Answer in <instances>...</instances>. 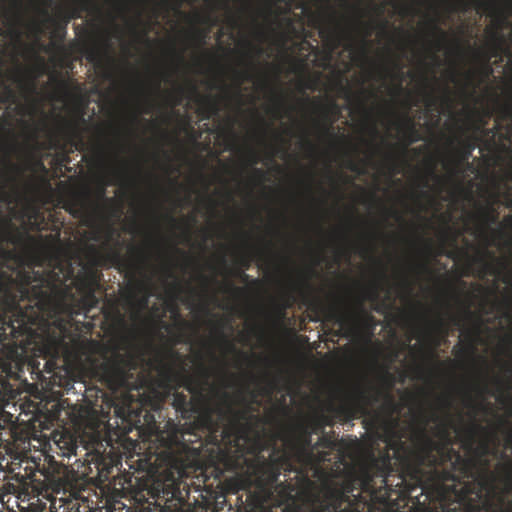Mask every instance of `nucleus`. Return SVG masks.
Returning <instances> with one entry per match:
<instances>
[{"label": "nucleus", "instance_id": "f257e3e1", "mask_svg": "<svg viewBox=\"0 0 512 512\" xmlns=\"http://www.w3.org/2000/svg\"><path fill=\"white\" fill-rule=\"evenodd\" d=\"M14 203L15 196L0 188V301L13 307L12 315L0 316V344L31 336L45 316L88 313L99 303V251L91 245L92 263L74 275L59 255L58 225L31 200L20 209Z\"/></svg>", "mask_w": 512, "mask_h": 512}, {"label": "nucleus", "instance_id": "f03ea898", "mask_svg": "<svg viewBox=\"0 0 512 512\" xmlns=\"http://www.w3.org/2000/svg\"><path fill=\"white\" fill-rule=\"evenodd\" d=\"M444 409L445 418L440 421L438 415L432 417L433 422H439V436L442 442H436L426 435L422 428L418 435V443L410 451L413 460L411 477L414 485L407 486L409 495L420 489V495L426 499L444 501L449 491L456 497L453 508L449 512H474L478 509L475 500V458L465 457L451 445L449 429L453 425L450 414L452 401L449 396L439 398Z\"/></svg>", "mask_w": 512, "mask_h": 512}, {"label": "nucleus", "instance_id": "7ed1b4c3", "mask_svg": "<svg viewBox=\"0 0 512 512\" xmlns=\"http://www.w3.org/2000/svg\"><path fill=\"white\" fill-rule=\"evenodd\" d=\"M245 69L234 70V87L223 85V90L231 101L243 104L241 91L243 82H255L257 89L266 95L265 110L277 121H285L278 128H335L341 109L333 96H309L307 90L315 91L321 82V72L299 79L297 89L300 96L289 94L270 77L261 74L258 57L264 55L261 44L246 41ZM240 128H275L274 126H240Z\"/></svg>", "mask_w": 512, "mask_h": 512}, {"label": "nucleus", "instance_id": "20e7f679", "mask_svg": "<svg viewBox=\"0 0 512 512\" xmlns=\"http://www.w3.org/2000/svg\"><path fill=\"white\" fill-rule=\"evenodd\" d=\"M394 468L389 455L371 456L356 474H349L341 482L322 486L319 495L303 505H287L284 512H372L371 499L379 498L381 490L389 496L394 484L390 481Z\"/></svg>", "mask_w": 512, "mask_h": 512}, {"label": "nucleus", "instance_id": "39448f33", "mask_svg": "<svg viewBox=\"0 0 512 512\" xmlns=\"http://www.w3.org/2000/svg\"><path fill=\"white\" fill-rule=\"evenodd\" d=\"M478 62L479 67L475 69L450 71L449 80L455 85V92L447 84L438 92L428 77L423 75L420 94L426 108L451 115L459 104L469 118L490 116L492 91L496 89L487 82L494 76V68L492 63Z\"/></svg>", "mask_w": 512, "mask_h": 512}, {"label": "nucleus", "instance_id": "423d86ee", "mask_svg": "<svg viewBox=\"0 0 512 512\" xmlns=\"http://www.w3.org/2000/svg\"><path fill=\"white\" fill-rule=\"evenodd\" d=\"M129 94L135 108L145 113H150L158 104L175 109L185 101L195 103L201 115L207 118L217 115L219 111V98L201 94L196 81L192 78H186L184 83L174 82L171 89H162V78L153 86L135 81L130 84Z\"/></svg>", "mask_w": 512, "mask_h": 512}, {"label": "nucleus", "instance_id": "0eeeda50", "mask_svg": "<svg viewBox=\"0 0 512 512\" xmlns=\"http://www.w3.org/2000/svg\"><path fill=\"white\" fill-rule=\"evenodd\" d=\"M250 394V401H247L245 396H240L239 401L243 404L242 408L237 409L231 401V397L227 392L223 393L224 405L218 408V417L220 422H215L211 415H207L206 419L210 424V430L212 437L215 439L220 438L228 448H240V441L247 437V422L253 417L256 411L254 408L255 404H259V394L254 390L245 388Z\"/></svg>", "mask_w": 512, "mask_h": 512}, {"label": "nucleus", "instance_id": "6e6552de", "mask_svg": "<svg viewBox=\"0 0 512 512\" xmlns=\"http://www.w3.org/2000/svg\"><path fill=\"white\" fill-rule=\"evenodd\" d=\"M46 88L45 98L54 111L64 112L74 119L84 118L88 101L83 83L54 71L49 76Z\"/></svg>", "mask_w": 512, "mask_h": 512}, {"label": "nucleus", "instance_id": "1a4fd4ad", "mask_svg": "<svg viewBox=\"0 0 512 512\" xmlns=\"http://www.w3.org/2000/svg\"><path fill=\"white\" fill-rule=\"evenodd\" d=\"M474 496L478 509L474 512H512V470H508L503 492L494 491L493 482L487 472L478 474L475 469Z\"/></svg>", "mask_w": 512, "mask_h": 512}, {"label": "nucleus", "instance_id": "9d476101", "mask_svg": "<svg viewBox=\"0 0 512 512\" xmlns=\"http://www.w3.org/2000/svg\"><path fill=\"white\" fill-rule=\"evenodd\" d=\"M282 470L293 471V464L286 454H273L268 460L258 457L252 464V472L260 489L273 492L281 487L286 492V497H291L292 491L295 490L294 485L278 482Z\"/></svg>", "mask_w": 512, "mask_h": 512}, {"label": "nucleus", "instance_id": "9b49d317", "mask_svg": "<svg viewBox=\"0 0 512 512\" xmlns=\"http://www.w3.org/2000/svg\"><path fill=\"white\" fill-rule=\"evenodd\" d=\"M20 469H23L24 473L19 472V475L24 481L31 483L37 491L49 490L58 481L57 471L52 461H48L47 456L44 457L43 462L41 457L23 458Z\"/></svg>", "mask_w": 512, "mask_h": 512}, {"label": "nucleus", "instance_id": "f8f14e48", "mask_svg": "<svg viewBox=\"0 0 512 512\" xmlns=\"http://www.w3.org/2000/svg\"><path fill=\"white\" fill-rule=\"evenodd\" d=\"M326 416L315 415L308 421L298 423L293 430L292 446L298 454L301 461L306 464L311 463L315 455L316 445L312 443L314 433H319L325 428Z\"/></svg>", "mask_w": 512, "mask_h": 512}, {"label": "nucleus", "instance_id": "ddd939ff", "mask_svg": "<svg viewBox=\"0 0 512 512\" xmlns=\"http://www.w3.org/2000/svg\"><path fill=\"white\" fill-rule=\"evenodd\" d=\"M366 80L359 81V88L354 90L348 83H344V77L339 74L334 83L337 90L345 98L346 101L355 105L357 109L363 112H368L377 108L378 102L381 99L379 90L371 87H365Z\"/></svg>", "mask_w": 512, "mask_h": 512}, {"label": "nucleus", "instance_id": "4468645a", "mask_svg": "<svg viewBox=\"0 0 512 512\" xmlns=\"http://www.w3.org/2000/svg\"><path fill=\"white\" fill-rule=\"evenodd\" d=\"M472 218L476 222L478 236L487 244H490L494 238L502 237V229L499 228L501 224L499 212L493 202L479 204Z\"/></svg>", "mask_w": 512, "mask_h": 512}, {"label": "nucleus", "instance_id": "2eb2a0df", "mask_svg": "<svg viewBox=\"0 0 512 512\" xmlns=\"http://www.w3.org/2000/svg\"><path fill=\"white\" fill-rule=\"evenodd\" d=\"M363 316H367V314L361 301L357 303L356 308L354 309L337 304L328 312L329 319L338 324L346 336H352L357 333Z\"/></svg>", "mask_w": 512, "mask_h": 512}, {"label": "nucleus", "instance_id": "dca6fc26", "mask_svg": "<svg viewBox=\"0 0 512 512\" xmlns=\"http://www.w3.org/2000/svg\"><path fill=\"white\" fill-rule=\"evenodd\" d=\"M159 459L167 469L183 476L187 467L191 466V448L184 442L175 441L161 451Z\"/></svg>", "mask_w": 512, "mask_h": 512}, {"label": "nucleus", "instance_id": "f3484780", "mask_svg": "<svg viewBox=\"0 0 512 512\" xmlns=\"http://www.w3.org/2000/svg\"><path fill=\"white\" fill-rule=\"evenodd\" d=\"M71 47H78L87 61L98 69H105L107 65L114 62L112 47L108 38L103 43L92 42L85 38L81 43H71Z\"/></svg>", "mask_w": 512, "mask_h": 512}, {"label": "nucleus", "instance_id": "a211bd4d", "mask_svg": "<svg viewBox=\"0 0 512 512\" xmlns=\"http://www.w3.org/2000/svg\"><path fill=\"white\" fill-rule=\"evenodd\" d=\"M502 83V92L492 91V112L496 110L507 126L496 123L493 128H512V78H497Z\"/></svg>", "mask_w": 512, "mask_h": 512}, {"label": "nucleus", "instance_id": "6ab92c4d", "mask_svg": "<svg viewBox=\"0 0 512 512\" xmlns=\"http://www.w3.org/2000/svg\"><path fill=\"white\" fill-rule=\"evenodd\" d=\"M90 8H96L93 0H80L78 6L66 11L56 23L50 47L64 51L65 48L63 46V42L65 41V36L67 34L68 23L71 19L82 17V12L88 11Z\"/></svg>", "mask_w": 512, "mask_h": 512}, {"label": "nucleus", "instance_id": "aec40b11", "mask_svg": "<svg viewBox=\"0 0 512 512\" xmlns=\"http://www.w3.org/2000/svg\"><path fill=\"white\" fill-rule=\"evenodd\" d=\"M489 431L483 425L473 422L464 431V448L473 452L476 457H483L490 453Z\"/></svg>", "mask_w": 512, "mask_h": 512}, {"label": "nucleus", "instance_id": "412c9836", "mask_svg": "<svg viewBox=\"0 0 512 512\" xmlns=\"http://www.w3.org/2000/svg\"><path fill=\"white\" fill-rule=\"evenodd\" d=\"M480 323L475 324L471 328L462 327V338L453 348L456 358L462 361L475 362L477 345L480 342Z\"/></svg>", "mask_w": 512, "mask_h": 512}, {"label": "nucleus", "instance_id": "4be33fe9", "mask_svg": "<svg viewBox=\"0 0 512 512\" xmlns=\"http://www.w3.org/2000/svg\"><path fill=\"white\" fill-rule=\"evenodd\" d=\"M397 82L392 86L388 87V95L391 97L390 101L382 100V104L386 107H391L397 103H401L405 111H409L413 107V100L411 97V91L407 90L403 86V72L400 70L393 74Z\"/></svg>", "mask_w": 512, "mask_h": 512}, {"label": "nucleus", "instance_id": "5701e85b", "mask_svg": "<svg viewBox=\"0 0 512 512\" xmlns=\"http://www.w3.org/2000/svg\"><path fill=\"white\" fill-rule=\"evenodd\" d=\"M8 79L14 82L20 92L26 97L37 96L39 93L37 89V76L20 66L9 72Z\"/></svg>", "mask_w": 512, "mask_h": 512}, {"label": "nucleus", "instance_id": "b1692460", "mask_svg": "<svg viewBox=\"0 0 512 512\" xmlns=\"http://www.w3.org/2000/svg\"><path fill=\"white\" fill-rule=\"evenodd\" d=\"M130 368V361L128 358L121 354L113 355L103 365L105 373L108 375L111 382L116 384H123L128 377V370Z\"/></svg>", "mask_w": 512, "mask_h": 512}, {"label": "nucleus", "instance_id": "393cba45", "mask_svg": "<svg viewBox=\"0 0 512 512\" xmlns=\"http://www.w3.org/2000/svg\"><path fill=\"white\" fill-rule=\"evenodd\" d=\"M507 48L504 37L498 31H492L489 43L484 48H470L476 61L491 63L492 58L499 56L500 51Z\"/></svg>", "mask_w": 512, "mask_h": 512}, {"label": "nucleus", "instance_id": "a878e982", "mask_svg": "<svg viewBox=\"0 0 512 512\" xmlns=\"http://www.w3.org/2000/svg\"><path fill=\"white\" fill-rule=\"evenodd\" d=\"M132 253L135 255L134 261L126 262L124 261L122 255L118 250H114L109 255V259L111 263L120 265V264H126L128 268H130L133 271H139L143 272L146 270V268L149 267L151 264L150 256L146 254L144 249L141 248H131Z\"/></svg>", "mask_w": 512, "mask_h": 512}, {"label": "nucleus", "instance_id": "bb28decb", "mask_svg": "<svg viewBox=\"0 0 512 512\" xmlns=\"http://www.w3.org/2000/svg\"><path fill=\"white\" fill-rule=\"evenodd\" d=\"M320 437L314 445L315 455L311 460V463H323L330 459L331 452L337 449L338 442L334 436L325 433L324 428L320 430Z\"/></svg>", "mask_w": 512, "mask_h": 512}, {"label": "nucleus", "instance_id": "cd10ccee", "mask_svg": "<svg viewBox=\"0 0 512 512\" xmlns=\"http://www.w3.org/2000/svg\"><path fill=\"white\" fill-rule=\"evenodd\" d=\"M172 405L184 419H191L198 412V405L194 397H188L184 392H173Z\"/></svg>", "mask_w": 512, "mask_h": 512}, {"label": "nucleus", "instance_id": "c85d7f7f", "mask_svg": "<svg viewBox=\"0 0 512 512\" xmlns=\"http://www.w3.org/2000/svg\"><path fill=\"white\" fill-rule=\"evenodd\" d=\"M320 37L326 41V44L329 48L328 54L331 55L334 49L340 46L342 39L351 41L352 33L350 30H345L338 26L326 27L320 29Z\"/></svg>", "mask_w": 512, "mask_h": 512}, {"label": "nucleus", "instance_id": "c756f323", "mask_svg": "<svg viewBox=\"0 0 512 512\" xmlns=\"http://www.w3.org/2000/svg\"><path fill=\"white\" fill-rule=\"evenodd\" d=\"M435 15L428 17L427 26L430 34L434 36L433 46L440 51L449 41V35L440 27V16L435 8Z\"/></svg>", "mask_w": 512, "mask_h": 512}, {"label": "nucleus", "instance_id": "7c9ffc66", "mask_svg": "<svg viewBox=\"0 0 512 512\" xmlns=\"http://www.w3.org/2000/svg\"><path fill=\"white\" fill-rule=\"evenodd\" d=\"M240 266L241 269L235 270L234 275L239 277L240 281L243 283H249L252 286H259L260 281L258 278H251V276L247 275L245 270L249 269L252 263V258L249 255H243L240 257Z\"/></svg>", "mask_w": 512, "mask_h": 512}, {"label": "nucleus", "instance_id": "2f4dec72", "mask_svg": "<svg viewBox=\"0 0 512 512\" xmlns=\"http://www.w3.org/2000/svg\"><path fill=\"white\" fill-rule=\"evenodd\" d=\"M355 10L357 16L354 18V27L363 33V41L366 42L367 38L371 36L373 31L372 22L364 21V11L359 6H350Z\"/></svg>", "mask_w": 512, "mask_h": 512}, {"label": "nucleus", "instance_id": "473e14b6", "mask_svg": "<svg viewBox=\"0 0 512 512\" xmlns=\"http://www.w3.org/2000/svg\"><path fill=\"white\" fill-rule=\"evenodd\" d=\"M165 370H166V374H167L168 378L173 377V376H178L177 374H175L172 367H166ZM179 376L182 377V379L184 381V386L192 395H201V385L198 383H195V381L193 380V378L191 376H185V375H179Z\"/></svg>", "mask_w": 512, "mask_h": 512}, {"label": "nucleus", "instance_id": "72a5a7b5", "mask_svg": "<svg viewBox=\"0 0 512 512\" xmlns=\"http://www.w3.org/2000/svg\"><path fill=\"white\" fill-rule=\"evenodd\" d=\"M27 131L31 132V133H37L40 130H27ZM84 131L85 130H48V132H50V136H57V132H65L66 135L72 136V137L78 139L79 142L76 143L75 146H76V149H81V150H83V147L85 145L82 141ZM98 132H105V130H98Z\"/></svg>", "mask_w": 512, "mask_h": 512}, {"label": "nucleus", "instance_id": "f704fd0d", "mask_svg": "<svg viewBox=\"0 0 512 512\" xmlns=\"http://www.w3.org/2000/svg\"><path fill=\"white\" fill-rule=\"evenodd\" d=\"M20 128H38L37 126H21ZM42 128H50L42 126ZM53 128H133V126H74V124H64V126H53ZM145 128H160L159 126H146Z\"/></svg>", "mask_w": 512, "mask_h": 512}, {"label": "nucleus", "instance_id": "c9c22d12", "mask_svg": "<svg viewBox=\"0 0 512 512\" xmlns=\"http://www.w3.org/2000/svg\"><path fill=\"white\" fill-rule=\"evenodd\" d=\"M116 413L123 421H133V417H139V411L133 410L130 405L116 408Z\"/></svg>", "mask_w": 512, "mask_h": 512}, {"label": "nucleus", "instance_id": "e433bc0d", "mask_svg": "<svg viewBox=\"0 0 512 512\" xmlns=\"http://www.w3.org/2000/svg\"><path fill=\"white\" fill-rule=\"evenodd\" d=\"M220 337H221V343L224 345V348L227 352L235 353L236 355L241 356L245 359L249 358V356H247V354H245V352L238 350L236 348L235 343L230 341L228 337L224 336V334H222V332H220Z\"/></svg>", "mask_w": 512, "mask_h": 512}, {"label": "nucleus", "instance_id": "4c0bfd02", "mask_svg": "<svg viewBox=\"0 0 512 512\" xmlns=\"http://www.w3.org/2000/svg\"><path fill=\"white\" fill-rule=\"evenodd\" d=\"M430 327L432 330L440 333L443 336L448 335V327L442 317H438L437 320L430 323Z\"/></svg>", "mask_w": 512, "mask_h": 512}, {"label": "nucleus", "instance_id": "58836bf2", "mask_svg": "<svg viewBox=\"0 0 512 512\" xmlns=\"http://www.w3.org/2000/svg\"><path fill=\"white\" fill-rule=\"evenodd\" d=\"M458 5L462 7L463 10L468 9L469 7H478V8H484L485 5L488 4L487 0H458Z\"/></svg>", "mask_w": 512, "mask_h": 512}, {"label": "nucleus", "instance_id": "ea45409f", "mask_svg": "<svg viewBox=\"0 0 512 512\" xmlns=\"http://www.w3.org/2000/svg\"><path fill=\"white\" fill-rule=\"evenodd\" d=\"M504 50L508 57V62L504 68V76H502V78H512V49L507 47Z\"/></svg>", "mask_w": 512, "mask_h": 512}, {"label": "nucleus", "instance_id": "a19ab883", "mask_svg": "<svg viewBox=\"0 0 512 512\" xmlns=\"http://www.w3.org/2000/svg\"><path fill=\"white\" fill-rule=\"evenodd\" d=\"M2 85L4 89V101L15 102L18 97L16 90L10 87L9 84L2 82Z\"/></svg>", "mask_w": 512, "mask_h": 512}, {"label": "nucleus", "instance_id": "79ce46f5", "mask_svg": "<svg viewBox=\"0 0 512 512\" xmlns=\"http://www.w3.org/2000/svg\"><path fill=\"white\" fill-rule=\"evenodd\" d=\"M60 448L65 449V451H63V455L70 456L71 453H75V451L77 450V443L73 440H70L68 442H65L64 446Z\"/></svg>", "mask_w": 512, "mask_h": 512}, {"label": "nucleus", "instance_id": "37998d69", "mask_svg": "<svg viewBox=\"0 0 512 512\" xmlns=\"http://www.w3.org/2000/svg\"><path fill=\"white\" fill-rule=\"evenodd\" d=\"M499 228L502 229V236L504 234V230L508 229V230L512 231V214H509L504 217Z\"/></svg>", "mask_w": 512, "mask_h": 512}, {"label": "nucleus", "instance_id": "c03bdc74", "mask_svg": "<svg viewBox=\"0 0 512 512\" xmlns=\"http://www.w3.org/2000/svg\"><path fill=\"white\" fill-rule=\"evenodd\" d=\"M389 216L394 217L396 221L404 222V217L400 211L396 209H386Z\"/></svg>", "mask_w": 512, "mask_h": 512}, {"label": "nucleus", "instance_id": "a18cd8bd", "mask_svg": "<svg viewBox=\"0 0 512 512\" xmlns=\"http://www.w3.org/2000/svg\"><path fill=\"white\" fill-rule=\"evenodd\" d=\"M466 396H467V404L468 405L472 406L474 409H477V410H485V405H483L481 403H474L469 392H466Z\"/></svg>", "mask_w": 512, "mask_h": 512}, {"label": "nucleus", "instance_id": "49530a36", "mask_svg": "<svg viewBox=\"0 0 512 512\" xmlns=\"http://www.w3.org/2000/svg\"><path fill=\"white\" fill-rule=\"evenodd\" d=\"M504 57H507L505 54V50H502L499 52V56L495 57V61L492 63L493 67L496 65V67H501L504 62Z\"/></svg>", "mask_w": 512, "mask_h": 512}, {"label": "nucleus", "instance_id": "de8ad7c7", "mask_svg": "<svg viewBox=\"0 0 512 512\" xmlns=\"http://www.w3.org/2000/svg\"><path fill=\"white\" fill-rule=\"evenodd\" d=\"M484 265H485V268L489 272L490 275H497V276L501 275V270L495 268L494 265H492L490 263H484Z\"/></svg>", "mask_w": 512, "mask_h": 512}, {"label": "nucleus", "instance_id": "09e8293b", "mask_svg": "<svg viewBox=\"0 0 512 512\" xmlns=\"http://www.w3.org/2000/svg\"><path fill=\"white\" fill-rule=\"evenodd\" d=\"M397 477L399 482L396 484V486H401L403 484H406V476L404 471H400L397 473Z\"/></svg>", "mask_w": 512, "mask_h": 512}, {"label": "nucleus", "instance_id": "8fccbe9b", "mask_svg": "<svg viewBox=\"0 0 512 512\" xmlns=\"http://www.w3.org/2000/svg\"><path fill=\"white\" fill-rule=\"evenodd\" d=\"M512 281V272L508 271L506 275L502 277V282L506 284H510Z\"/></svg>", "mask_w": 512, "mask_h": 512}, {"label": "nucleus", "instance_id": "3c124183", "mask_svg": "<svg viewBox=\"0 0 512 512\" xmlns=\"http://www.w3.org/2000/svg\"><path fill=\"white\" fill-rule=\"evenodd\" d=\"M166 219L169 223H171L173 226H178L179 222L177 218L173 217V215L167 214Z\"/></svg>", "mask_w": 512, "mask_h": 512}, {"label": "nucleus", "instance_id": "603ef678", "mask_svg": "<svg viewBox=\"0 0 512 512\" xmlns=\"http://www.w3.org/2000/svg\"><path fill=\"white\" fill-rule=\"evenodd\" d=\"M200 371H201L202 376L204 377L205 382H207L208 377L210 376L209 370L206 367H204V365H202L200 368Z\"/></svg>", "mask_w": 512, "mask_h": 512}, {"label": "nucleus", "instance_id": "864d4df0", "mask_svg": "<svg viewBox=\"0 0 512 512\" xmlns=\"http://www.w3.org/2000/svg\"><path fill=\"white\" fill-rule=\"evenodd\" d=\"M415 269L416 270H419V271H429V267L427 264L425 263H417L415 265Z\"/></svg>", "mask_w": 512, "mask_h": 512}, {"label": "nucleus", "instance_id": "5fc2aeb1", "mask_svg": "<svg viewBox=\"0 0 512 512\" xmlns=\"http://www.w3.org/2000/svg\"><path fill=\"white\" fill-rule=\"evenodd\" d=\"M277 2L285 3L287 5V8L285 10V13L289 12L291 10V5L293 3V0H277Z\"/></svg>", "mask_w": 512, "mask_h": 512}, {"label": "nucleus", "instance_id": "6e6d98bb", "mask_svg": "<svg viewBox=\"0 0 512 512\" xmlns=\"http://www.w3.org/2000/svg\"><path fill=\"white\" fill-rule=\"evenodd\" d=\"M480 132H483L484 135L488 136L490 135V133H492L493 136H496V135H499V132L501 130H493V129H490V130H479Z\"/></svg>", "mask_w": 512, "mask_h": 512}, {"label": "nucleus", "instance_id": "4d7b16f0", "mask_svg": "<svg viewBox=\"0 0 512 512\" xmlns=\"http://www.w3.org/2000/svg\"><path fill=\"white\" fill-rule=\"evenodd\" d=\"M284 21L286 23V27H288L289 29H294V23H293L291 17H285Z\"/></svg>", "mask_w": 512, "mask_h": 512}, {"label": "nucleus", "instance_id": "13d9d810", "mask_svg": "<svg viewBox=\"0 0 512 512\" xmlns=\"http://www.w3.org/2000/svg\"><path fill=\"white\" fill-rule=\"evenodd\" d=\"M163 270L166 272L167 277H173V271L170 265H165Z\"/></svg>", "mask_w": 512, "mask_h": 512}, {"label": "nucleus", "instance_id": "bf43d9fd", "mask_svg": "<svg viewBox=\"0 0 512 512\" xmlns=\"http://www.w3.org/2000/svg\"><path fill=\"white\" fill-rule=\"evenodd\" d=\"M377 77L382 80L383 83H385V78L387 76V72L379 71L376 73Z\"/></svg>", "mask_w": 512, "mask_h": 512}, {"label": "nucleus", "instance_id": "052dcab7", "mask_svg": "<svg viewBox=\"0 0 512 512\" xmlns=\"http://www.w3.org/2000/svg\"><path fill=\"white\" fill-rule=\"evenodd\" d=\"M195 36L198 37L200 42H203L204 38L206 37V35L204 33H201V31H199V30L195 31Z\"/></svg>", "mask_w": 512, "mask_h": 512}, {"label": "nucleus", "instance_id": "680f3d73", "mask_svg": "<svg viewBox=\"0 0 512 512\" xmlns=\"http://www.w3.org/2000/svg\"><path fill=\"white\" fill-rule=\"evenodd\" d=\"M185 238L187 241H189V239H190V230H189L188 224H186V226H185Z\"/></svg>", "mask_w": 512, "mask_h": 512}, {"label": "nucleus", "instance_id": "e2e57ef3", "mask_svg": "<svg viewBox=\"0 0 512 512\" xmlns=\"http://www.w3.org/2000/svg\"><path fill=\"white\" fill-rule=\"evenodd\" d=\"M230 286L233 289V291L236 292V293H242L244 291L242 288L234 287V285L231 284V283H230Z\"/></svg>", "mask_w": 512, "mask_h": 512}, {"label": "nucleus", "instance_id": "0e129e2a", "mask_svg": "<svg viewBox=\"0 0 512 512\" xmlns=\"http://www.w3.org/2000/svg\"><path fill=\"white\" fill-rule=\"evenodd\" d=\"M369 296H370L371 298H377V289H372V290H370V292H369Z\"/></svg>", "mask_w": 512, "mask_h": 512}, {"label": "nucleus", "instance_id": "69168bd1", "mask_svg": "<svg viewBox=\"0 0 512 512\" xmlns=\"http://www.w3.org/2000/svg\"><path fill=\"white\" fill-rule=\"evenodd\" d=\"M506 204H507L508 208H512V193H511V195H508Z\"/></svg>", "mask_w": 512, "mask_h": 512}, {"label": "nucleus", "instance_id": "338daca9", "mask_svg": "<svg viewBox=\"0 0 512 512\" xmlns=\"http://www.w3.org/2000/svg\"><path fill=\"white\" fill-rule=\"evenodd\" d=\"M177 60H178L179 63H183L184 62V56L181 53H178L177 54Z\"/></svg>", "mask_w": 512, "mask_h": 512}, {"label": "nucleus", "instance_id": "774afa93", "mask_svg": "<svg viewBox=\"0 0 512 512\" xmlns=\"http://www.w3.org/2000/svg\"><path fill=\"white\" fill-rule=\"evenodd\" d=\"M272 12H273V10H272V6H271V4H269V5H268V7H267V9H266V14H267L268 16H270V15H272Z\"/></svg>", "mask_w": 512, "mask_h": 512}]
</instances>
